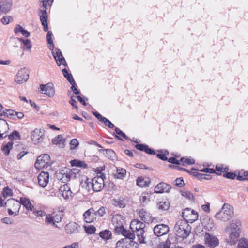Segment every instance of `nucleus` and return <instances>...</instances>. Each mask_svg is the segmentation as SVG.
I'll return each mask as SVG.
<instances>
[{
	"instance_id": "30",
	"label": "nucleus",
	"mask_w": 248,
	"mask_h": 248,
	"mask_svg": "<svg viewBox=\"0 0 248 248\" xmlns=\"http://www.w3.org/2000/svg\"><path fill=\"white\" fill-rule=\"evenodd\" d=\"M120 234H122L124 236V238H127L129 240H132V242H133V240L135 238V234L133 233V232L128 231L125 229L124 228H123L122 230L120 231Z\"/></svg>"
},
{
	"instance_id": "60",
	"label": "nucleus",
	"mask_w": 248,
	"mask_h": 248,
	"mask_svg": "<svg viewBox=\"0 0 248 248\" xmlns=\"http://www.w3.org/2000/svg\"><path fill=\"white\" fill-rule=\"evenodd\" d=\"M169 154V152L168 151H165V152L162 154H157L156 155L157 157L163 161H166L168 160V158L166 157V155Z\"/></svg>"
},
{
	"instance_id": "27",
	"label": "nucleus",
	"mask_w": 248,
	"mask_h": 248,
	"mask_svg": "<svg viewBox=\"0 0 248 248\" xmlns=\"http://www.w3.org/2000/svg\"><path fill=\"white\" fill-rule=\"evenodd\" d=\"M19 202L20 205L22 204L28 210L32 211L34 209V206L30 201L25 197H21Z\"/></svg>"
},
{
	"instance_id": "34",
	"label": "nucleus",
	"mask_w": 248,
	"mask_h": 248,
	"mask_svg": "<svg viewBox=\"0 0 248 248\" xmlns=\"http://www.w3.org/2000/svg\"><path fill=\"white\" fill-rule=\"evenodd\" d=\"M13 142L11 141L2 146L1 150L5 155L7 156L9 155L10 150L13 148Z\"/></svg>"
},
{
	"instance_id": "40",
	"label": "nucleus",
	"mask_w": 248,
	"mask_h": 248,
	"mask_svg": "<svg viewBox=\"0 0 248 248\" xmlns=\"http://www.w3.org/2000/svg\"><path fill=\"white\" fill-rule=\"evenodd\" d=\"M65 141V139H64L62 135H59L56 136L55 138L52 139V142L54 144H62V147H64V143Z\"/></svg>"
},
{
	"instance_id": "55",
	"label": "nucleus",
	"mask_w": 248,
	"mask_h": 248,
	"mask_svg": "<svg viewBox=\"0 0 248 248\" xmlns=\"http://www.w3.org/2000/svg\"><path fill=\"white\" fill-rule=\"evenodd\" d=\"M13 195L12 190L8 187H5L3 189V196L4 197L6 198L9 196H11Z\"/></svg>"
},
{
	"instance_id": "4",
	"label": "nucleus",
	"mask_w": 248,
	"mask_h": 248,
	"mask_svg": "<svg viewBox=\"0 0 248 248\" xmlns=\"http://www.w3.org/2000/svg\"><path fill=\"white\" fill-rule=\"evenodd\" d=\"M112 225L114 227L115 233L120 234V232L124 228V220L123 216L116 214L112 217Z\"/></svg>"
},
{
	"instance_id": "58",
	"label": "nucleus",
	"mask_w": 248,
	"mask_h": 248,
	"mask_svg": "<svg viewBox=\"0 0 248 248\" xmlns=\"http://www.w3.org/2000/svg\"><path fill=\"white\" fill-rule=\"evenodd\" d=\"M71 149H75L78 146L79 142L77 139H73L70 141Z\"/></svg>"
},
{
	"instance_id": "61",
	"label": "nucleus",
	"mask_w": 248,
	"mask_h": 248,
	"mask_svg": "<svg viewBox=\"0 0 248 248\" xmlns=\"http://www.w3.org/2000/svg\"><path fill=\"white\" fill-rule=\"evenodd\" d=\"M223 177L230 179H234L236 175L235 173L231 172H228L223 174Z\"/></svg>"
},
{
	"instance_id": "21",
	"label": "nucleus",
	"mask_w": 248,
	"mask_h": 248,
	"mask_svg": "<svg viewBox=\"0 0 248 248\" xmlns=\"http://www.w3.org/2000/svg\"><path fill=\"white\" fill-rule=\"evenodd\" d=\"M132 243V240H129L127 238L121 239L117 242L116 248H131L133 245Z\"/></svg>"
},
{
	"instance_id": "62",
	"label": "nucleus",
	"mask_w": 248,
	"mask_h": 248,
	"mask_svg": "<svg viewBox=\"0 0 248 248\" xmlns=\"http://www.w3.org/2000/svg\"><path fill=\"white\" fill-rule=\"evenodd\" d=\"M32 211H33V213L36 214V215L38 217H44V216L46 215V212L44 211H42V210L37 211L34 208L33 210H32Z\"/></svg>"
},
{
	"instance_id": "5",
	"label": "nucleus",
	"mask_w": 248,
	"mask_h": 248,
	"mask_svg": "<svg viewBox=\"0 0 248 248\" xmlns=\"http://www.w3.org/2000/svg\"><path fill=\"white\" fill-rule=\"evenodd\" d=\"M182 217L186 223H192L198 219V214L195 210L186 208L183 210Z\"/></svg>"
},
{
	"instance_id": "32",
	"label": "nucleus",
	"mask_w": 248,
	"mask_h": 248,
	"mask_svg": "<svg viewBox=\"0 0 248 248\" xmlns=\"http://www.w3.org/2000/svg\"><path fill=\"white\" fill-rule=\"evenodd\" d=\"M231 231L235 232H240V229L241 228V223L239 220H232V222L230 225Z\"/></svg>"
},
{
	"instance_id": "64",
	"label": "nucleus",
	"mask_w": 248,
	"mask_h": 248,
	"mask_svg": "<svg viewBox=\"0 0 248 248\" xmlns=\"http://www.w3.org/2000/svg\"><path fill=\"white\" fill-rule=\"evenodd\" d=\"M201 172H205V173H214L215 172V170L214 169L212 168H203L202 169H201L199 170Z\"/></svg>"
},
{
	"instance_id": "48",
	"label": "nucleus",
	"mask_w": 248,
	"mask_h": 248,
	"mask_svg": "<svg viewBox=\"0 0 248 248\" xmlns=\"http://www.w3.org/2000/svg\"><path fill=\"white\" fill-rule=\"evenodd\" d=\"M89 179L87 177H85V180H82L80 182V184L82 186V187L86 188V189H89L91 187H92L90 185L91 182L89 181Z\"/></svg>"
},
{
	"instance_id": "54",
	"label": "nucleus",
	"mask_w": 248,
	"mask_h": 248,
	"mask_svg": "<svg viewBox=\"0 0 248 248\" xmlns=\"http://www.w3.org/2000/svg\"><path fill=\"white\" fill-rule=\"evenodd\" d=\"M181 195L188 200H193V194L190 191H181Z\"/></svg>"
},
{
	"instance_id": "24",
	"label": "nucleus",
	"mask_w": 248,
	"mask_h": 248,
	"mask_svg": "<svg viewBox=\"0 0 248 248\" xmlns=\"http://www.w3.org/2000/svg\"><path fill=\"white\" fill-rule=\"evenodd\" d=\"M239 237V232H237V231H235V232L231 231L229 237L227 239L228 242L230 243L231 245H234L238 241Z\"/></svg>"
},
{
	"instance_id": "39",
	"label": "nucleus",
	"mask_w": 248,
	"mask_h": 248,
	"mask_svg": "<svg viewBox=\"0 0 248 248\" xmlns=\"http://www.w3.org/2000/svg\"><path fill=\"white\" fill-rule=\"evenodd\" d=\"M53 219L55 223H59L61 221L63 216L62 212L61 211H54L52 213Z\"/></svg>"
},
{
	"instance_id": "28",
	"label": "nucleus",
	"mask_w": 248,
	"mask_h": 248,
	"mask_svg": "<svg viewBox=\"0 0 248 248\" xmlns=\"http://www.w3.org/2000/svg\"><path fill=\"white\" fill-rule=\"evenodd\" d=\"M133 232V233H134L135 235H136L138 241L140 244H145L146 242L144 241L145 237L143 235V233L144 232V230H134Z\"/></svg>"
},
{
	"instance_id": "63",
	"label": "nucleus",
	"mask_w": 248,
	"mask_h": 248,
	"mask_svg": "<svg viewBox=\"0 0 248 248\" xmlns=\"http://www.w3.org/2000/svg\"><path fill=\"white\" fill-rule=\"evenodd\" d=\"M61 177L59 179L62 183H66L71 179V177H68V175L66 174H63Z\"/></svg>"
},
{
	"instance_id": "1",
	"label": "nucleus",
	"mask_w": 248,
	"mask_h": 248,
	"mask_svg": "<svg viewBox=\"0 0 248 248\" xmlns=\"http://www.w3.org/2000/svg\"><path fill=\"white\" fill-rule=\"evenodd\" d=\"M174 231L177 237L183 239H186L191 232V227L184 221H178L175 224Z\"/></svg>"
},
{
	"instance_id": "53",
	"label": "nucleus",
	"mask_w": 248,
	"mask_h": 248,
	"mask_svg": "<svg viewBox=\"0 0 248 248\" xmlns=\"http://www.w3.org/2000/svg\"><path fill=\"white\" fill-rule=\"evenodd\" d=\"M45 221L47 224H53V225H55V222L54 221V220L53 219V215L52 213L46 215Z\"/></svg>"
},
{
	"instance_id": "15",
	"label": "nucleus",
	"mask_w": 248,
	"mask_h": 248,
	"mask_svg": "<svg viewBox=\"0 0 248 248\" xmlns=\"http://www.w3.org/2000/svg\"><path fill=\"white\" fill-rule=\"evenodd\" d=\"M4 206L6 208H12L14 211L17 210V212L19 213L20 205L18 201L10 198L4 203Z\"/></svg>"
},
{
	"instance_id": "36",
	"label": "nucleus",
	"mask_w": 248,
	"mask_h": 248,
	"mask_svg": "<svg viewBox=\"0 0 248 248\" xmlns=\"http://www.w3.org/2000/svg\"><path fill=\"white\" fill-rule=\"evenodd\" d=\"M115 132L117 134H116V133H114L113 134V135L116 138H117L118 140H122V139L119 137L118 136V135H120L121 136H122L123 138H124L125 140H130V138L129 137H128L122 131H121L119 128H117V127H116L115 128Z\"/></svg>"
},
{
	"instance_id": "11",
	"label": "nucleus",
	"mask_w": 248,
	"mask_h": 248,
	"mask_svg": "<svg viewBox=\"0 0 248 248\" xmlns=\"http://www.w3.org/2000/svg\"><path fill=\"white\" fill-rule=\"evenodd\" d=\"M153 231L154 234L159 237L166 234L169 231V227L164 224H158L154 228Z\"/></svg>"
},
{
	"instance_id": "46",
	"label": "nucleus",
	"mask_w": 248,
	"mask_h": 248,
	"mask_svg": "<svg viewBox=\"0 0 248 248\" xmlns=\"http://www.w3.org/2000/svg\"><path fill=\"white\" fill-rule=\"evenodd\" d=\"M16 111L12 109H5L2 111L1 116L11 118L12 116H15Z\"/></svg>"
},
{
	"instance_id": "57",
	"label": "nucleus",
	"mask_w": 248,
	"mask_h": 248,
	"mask_svg": "<svg viewBox=\"0 0 248 248\" xmlns=\"http://www.w3.org/2000/svg\"><path fill=\"white\" fill-rule=\"evenodd\" d=\"M212 178V177L211 175L209 174H205L203 173H200V175L198 177V180H202L203 179L204 180H211Z\"/></svg>"
},
{
	"instance_id": "2",
	"label": "nucleus",
	"mask_w": 248,
	"mask_h": 248,
	"mask_svg": "<svg viewBox=\"0 0 248 248\" xmlns=\"http://www.w3.org/2000/svg\"><path fill=\"white\" fill-rule=\"evenodd\" d=\"M233 215V212L230 208V205L224 203L221 210L216 213L215 217L216 219L222 221H227L230 220Z\"/></svg>"
},
{
	"instance_id": "18",
	"label": "nucleus",
	"mask_w": 248,
	"mask_h": 248,
	"mask_svg": "<svg viewBox=\"0 0 248 248\" xmlns=\"http://www.w3.org/2000/svg\"><path fill=\"white\" fill-rule=\"evenodd\" d=\"M80 226L76 222H71L65 226L66 232L68 234L76 233L78 232Z\"/></svg>"
},
{
	"instance_id": "8",
	"label": "nucleus",
	"mask_w": 248,
	"mask_h": 248,
	"mask_svg": "<svg viewBox=\"0 0 248 248\" xmlns=\"http://www.w3.org/2000/svg\"><path fill=\"white\" fill-rule=\"evenodd\" d=\"M29 78L28 71L25 68L19 70L15 77V81L18 84H22L27 81Z\"/></svg>"
},
{
	"instance_id": "23",
	"label": "nucleus",
	"mask_w": 248,
	"mask_h": 248,
	"mask_svg": "<svg viewBox=\"0 0 248 248\" xmlns=\"http://www.w3.org/2000/svg\"><path fill=\"white\" fill-rule=\"evenodd\" d=\"M14 32L16 35H18L20 33L25 37H29L30 36V33L19 24L16 25L14 29Z\"/></svg>"
},
{
	"instance_id": "17",
	"label": "nucleus",
	"mask_w": 248,
	"mask_h": 248,
	"mask_svg": "<svg viewBox=\"0 0 248 248\" xmlns=\"http://www.w3.org/2000/svg\"><path fill=\"white\" fill-rule=\"evenodd\" d=\"M9 130V125L3 119H0V139H2L7 136L6 134Z\"/></svg>"
},
{
	"instance_id": "47",
	"label": "nucleus",
	"mask_w": 248,
	"mask_h": 248,
	"mask_svg": "<svg viewBox=\"0 0 248 248\" xmlns=\"http://www.w3.org/2000/svg\"><path fill=\"white\" fill-rule=\"evenodd\" d=\"M22 49L23 50H31L32 47V43L28 39H25V41L23 43Z\"/></svg>"
},
{
	"instance_id": "7",
	"label": "nucleus",
	"mask_w": 248,
	"mask_h": 248,
	"mask_svg": "<svg viewBox=\"0 0 248 248\" xmlns=\"http://www.w3.org/2000/svg\"><path fill=\"white\" fill-rule=\"evenodd\" d=\"M41 93L46 95L49 97L54 96L55 92L54 85L52 83L49 82L46 84H41L40 85Z\"/></svg>"
},
{
	"instance_id": "10",
	"label": "nucleus",
	"mask_w": 248,
	"mask_h": 248,
	"mask_svg": "<svg viewBox=\"0 0 248 248\" xmlns=\"http://www.w3.org/2000/svg\"><path fill=\"white\" fill-rule=\"evenodd\" d=\"M13 1L12 0H1L0 1V16L8 13L12 9Z\"/></svg>"
},
{
	"instance_id": "22",
	"label": "nucleus",
	"mask_w": 248,
	"mask_h": 248,
	"mask_svg": "<svg viewBox=\"0 0 248 248\" xmlns=\"http://www.w3.org/2000/svg\"><path fill=\"white\" fill-rule=\"evenodd\" d=\"M135 147L140 151H144L146 153L151 155H155V151L149 147L147 145L143 144H137L135 145Z\"/></svg>"
},
{
	"instance_id": "13",
	"label": "nucleus",
	"mask_w": 248,
	"mask_h": 248,
	"mask_svg": "<svg viewBox=\"0 0 248 248\" xmlns=\"http://www.w3.org/2000/svg\"><path fill=\"white\" fill-rule=\"evenodd\" d=\"M56 52L54 51H52L53 56L56 61V63L58 66H60L61 64L66 66L67 63L65 60L62 55V52L59 49H56Z\"/></svg>"
},
{
	"instance_id": "16",
	"label": "nucleus",
	"mask_w": 248,
	"mask_h": 248,
	"mask_svg": "<svg viewBox=\"0 0 248 248\" xmlns=\"http://www.w3.org/2000/svg\"><path fill=\"white\" fill-rule=\"evenodd\" d=\"M171 186L166 183L161 182L157 184L155 187V192L156 193H162L169 192L171 189Z\"/></svg>"
},
{
	"instance_id": "25",
	"label": "nucleus",
	"mask_w": 248,
	"mask_h": 248,
	"mask_svg": "<svg viewBox=\"0 0 248 248\" xmlns=\"http://www.w3.org/2000/svg\"><path fill=\"white\" fill-rule=\"evenodd\" d=\"M145 226V224L143 222L134 220L131 221L130 227L132 231H133L134 230H144Z\"/></svg>"
},
{
	"instance_id": "9",
	"label": "nucleus",
	"mask_w": 248,
	"mask_h": 248,
	"mask_svg": "<svg viewBox=\"0 0 248 248\" xmlns=\"http://www.w3.org/2000/svg\"><path fill=\"white\" fill-rule=\"evenodd\" d=\"M50 156L47 154H43L39 156L35 163V167L37 169H41L45 167L49 162Z\"/></svg>"
},
{
	"instance_id": "49",
	"label": "nucleus",
	"mask_w": 248,
	"mask_h": 248,
	"mask_svg": "<svg viewBox=\"0 0 248 248\" xmlns=\"http://www.w3.org/2000/svg\"><path fill=\"white\" fill-rule=\"evenodd\" d=\"M1 22L4 25L8 24L13 21V18L11 16H5L1 19Z\"/></svg>"
},
{
	"instance_id": "19",
	"label": "nucleus",
	"mask_w": 248,
	"mask_h": 248,
	"mask_svg": "<svg viewBox=\"0 0 248 248\" xmlns=\"http://www.w3.org/2000/svg\"><path fill=\"white\" fill-rule=\"evenodd\" d=\"M84 221L87 223L92 222L94 219L96 218V213L93 208L86 211L83 214Z\"/></svg>"
},
{
	"instance_id": "52",
	"label": "nucleus",
	"mask_w": 248,
	"mask_h": 248,
	"mask_svg": "<svg viewBox=\"0 0 248 248\" xmlns=\"http://www.w3.org/2000/svg\"><path fill=\"white\" fill-rule=\"evenodd\" d=\"M114 205L115 206H118L120 208H123L125 207V203L123 200L120 199H114Z\"/></svg>"
},
{
	"instance_id": "14",
	"label": "nucleus",
	"mask_w": 248,
	"mask_h": 248,
	"mask_svg": "<svg viewBox=\"0 0 248 248\" xmlns=\"http://www.w3.org/2000/svg\"><path fill=\"white\" fill-rule=\"evenodd\" d=\"M49 174L47 172L42 171L38 176V182L42 187H45L49 182Z\"/></svg>"
},
{
	"instance_id": "59",
	"label": "nucleus",
	"mask_w": 248,
	"mask_h": 248,
	"mask_svg": "<svg viewBox=\"0 0 248 248\" xmlns=\"http://www.w3.org/2000/svg\"><path fill=\"white\" fill-rule=\"evenodd\" d=\"M101 122L104 123L106 126H108L110 128H113L114 127V124L109 120L105 117L104 118V119Z\"/></svg>"
},
{
	"instance_id": "41",
	"label": "nucleus",
	"mask_w": 248,
	"mask_h": 248,
	"mask_svg": "<svg viewBox=\"0 0 248 248\" xmlns=\"http://www.w3.org/2000/svg\"><path fill=\"white\" fill-rule=\"evenodd\" d=\"M126 170L123 168H117L115 177L118 179H123L126 174Z\"/></svg>"
},
{
	"instance_id": "45",
	"label": "nucleus",
	"mask_w": 248,
	"mask_h": 248,
	"mask_svg": "<svg viewBox=\"0 0 248 248\" xmlns=\"http://www.w3.org/2000/svg\"><path fill=\"white\" fill-rule=\"evenodd\" d=\"M8 138L11 140H20V136L19 133L15 130L13 131L9 136Z\"/></svg>"
},
{
	"instance_id": "33",
	"label": "nucleus",
	"mask_w": 248,
	"mask_h": 248,
	"mask_svg": "<svg viewBox=\"0 0 248 248\" xmlns=\"http://www.w3.org/2000/svg\"><path fill=\"white\" fill-rule=\"evenodd\" d=\"M150 182H151L149 179L145 180L142 177H138L137 180V185L141 187H145L148 186Z\"/></svg>"
},
{
	"instance_id": "20",
	"label": "nucleus",
	"mask_w": 248,
	"mask_h": 248,
	"mask_svg": "<svg viewBox=\"0 0 248 248\" xmlns=\"http://www.w3.org/2000/svg\"><path fill=\"white\" fill-rule=\"evenodd\" d=\"M59 192L62 194V197L65 199H68L70 196H71L72 194V192L70 190V188L67 183L60 186L59 188Z\"/></svg>"
},
{
	"instance_id": "43",
	"label": "nucleus",
	"mask_w": 248,
	"mask_h": 248,
	"mask_svg": "<svg viewBox=\"0 0 248 248\" xmlns=\"http://www.w3.org/2000/svg\"><path fill=\"white\" fill-rule=\"evenodd\" d=\"M40 12L42 13V15L40 16V19L42 24L47 23V13L46 10L45 9L40 10Z\"/></svg>"
},
{
	"instance_id": "3",
	"label": "nucleus",
	"mask_w": 248,
	"mask_h": 248,
	"mask_svg": "<svg viewBox=\"0 0 248 248\" xmlns=\"http://www.w3.org/2000/svg\"><path fill=\"white\" fill-rule=\"evenodd\" d=\"M106 178L105 174L101 173L100 176L94 177L92 180L91 186L95 192L100 191L104 186V179Z\"/></svg>"
},
{
	"instance_id": "12",
	"label": "nucleus",
	"mask_w": 248,
	"mask_h": 248,
	"mask_svg": "<svg viewBox=\"0 0 248 248\" xmlns=\"http://www.w3.org/2000/svg\"><path fill=\"white\" fill-rule=\"evenodd\" d=\"M205 244L210 248H215L219 244L218 239L215 236L206 232L204 236Z\"/></svg>"
},
{
	"instance_id": "31",
	"label": "nucleus",
	"mask_w": 248,
	"mask_h": 248,
	"mask_svg": "<svg viewBox=\"0 0 248 248\" xmlns=\"http://www.w3.org/2000/svg\"><path fill=\"white\" fill-rule=\"evenodd\" d=\"M204 223L205 224L204 228L206 230L212 231L215 229V226L213 220L210 218H206L204 220Z\"/></svg>"
},
{
	"instance_id": "42",
	"label": "nucleus",
	"mask_w": 248,
	"mask_h": 248,
	"mask_svg": "<svg viewBox=\"0 0 248 248\" xmlns=\"http://www.w3.org/2000/svg\"><path fill=\"white\" fill-rule=\"evenodd\" d=\"M64 77L67 79L70 83H73L75 84V80L73 78V76L71 73H69L68 71L66 69H63L62 70Z\"/></svg>"
},
{
	"instance_id": "38",
	"label": "nucleus",
	"mask_w": 248,
	"mask_h": 248,
	"mask_svg": "<svg viewBox=\"0 0 248 248\" xmlns=\"http://www.w3.org/2000/svg\"><path fill=\"white\" fill-rule=\"evenodd\" d=\"M68 171L69 172V174L68 175V177H71V179H75L80 176L81 171L78 169L73 168L69 169Z\"/></svg>"
},
{
	"instance_id": "35",
	"label": "nucleus",
	"mask_w": 248,
	"mask_h": 248,
	"mask_svg": "<svg viewBox=\"0 0 248 248\" xmlns=\"http://www.w3.org/2000/svg\"><path fill=\"white\" fill-rule=\"evenodd\" d=\"M99 152H105V153H104V155H105V156L111 160H113L115 157L116 154L112 149H101L99 150Z\"/></svg>"
},
{
	"instance_id": "29",
	"label": "nucleus",
	"mask_w": 248,
	"mask_h": 248,
	"mask_svg": "<svg viewBox=\"0 0 248 248\" xmlns=\"http://www.w3.org/2000/svg\"><path fill=\"white\" fill-rule=\"evenodd\" d=\"M170 206V202L167 200L164 201H161L157 203V208L160 211H167Z\"/></svg>"
},
{
	"instance_id": "26",
	"label": "nucleus",
	"mask_w": 248,
	"mask_h": 248,
	"mask_svg": "<svg viewBox=\"0 0 248 248\" xmlns=\"http://www.w3.org/2000/svg\"><path fill=\"white\" fill-rule=\"evenodd\" d=\"M174 239L173 236L169 235L165 242L160 243L156 248H170V245L174 243Z\"/></svg>"
},
{
	"instance_id": "51",
	"label": "nucleus",
	"mask_w": 248,
	"mask_h": 248,
	"mask_svg": "<svg viewBox=\"0 0 248 248\" xmlns=\"http://www.w3.org/2000/svg\"><path fill=\"white\" fill-rule=\"evenodd\" d=\"M86 232L88 234H93L96 231L95 227L93 225H88L84 226Z\"/></svg>"
},
{
	"instance_id": "6",
	"label": "nucleus",
	"mask_w": 248,
	"mask_h": 248,
	"mask_svg": "<svg viewBox=\"0 0 248 248\" xmlns=\"http://www.w3.org/2000/svg\"><path fill=\"white\" fill-rule=\"evenodd\" d=\"M45 131L44 129L35 128L32 131L31 138L34 144L40 143L43 142L45 139Z\"/></svg>"
},
{
	"instance_id": "44",
	"label": "nucleus",
	"mask_w": 248,
	"mask_h": 248,
	"mask_svg": "<svg viewBox=\"0 0 248 248\" xmlns=\"http://www.w3.org/2000/svg\"><path fill=\"white\" fill-rule=\"evenodd\" d=\"M182 163L183 166L186 165H192L195 163V160L191 158L182 157L180 160V162Z\"/></svg>"
},
{
	"instance_id": "56",
	"label": "nucleus",
	"mask_w": 248,
	"mask_h": 248,
	"mask_svg": "<svg viewBox=\"0 0 248 248\" xmlns=\"http://www.w3.org/2000/svg\"><path fill=\"white\" fill-rule=\"evenodd\" d=\"M175 185L179 187H182L185 185L183 179L182 178H178L174 181Z\"/></svg>"
},
{
	"instance_id": "50",
	"label": "nucleus",
	"mask_w": 248,
	"mask_h": 248,
	"mask_svg": "<svg viewBox=\"0 0 248 248\" xmlns=\"http://www.w3.org/2000/svg\"><path fill=\"white\" fill-rule=\"evenodd\" d=\"M237 248H248V240L241 239L239 240Z\"/></svg>"
},
{
	"instance_id": "37",
	"label": "nucleus",
	"mask_w": 248,
	"mask_h": 248,
	"mask_svg": "<svg viewBox=\"0 0 248 248\" xmlns=\"http://www.w3.org/2000/svg\"><path fill=\"white\" fill-rule=\"evenodd\" d=\"M99 235L100 237L104 240H109L112 237V233L111 231L108 230H105L101 231Z\"/></svg>"
}]
</instances>
